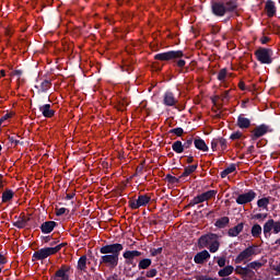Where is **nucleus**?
<instances>
[{"label": "nucleus", "mask_w": 280, "mask_h": 280, "mask_svg": "<svg viewBox=\"0 0 280 280\" xmlns=\"http://www.w3.org/2000/svg\"><path fill=\"white\" fill-rule=\"evenodd\" d=\"M14 198V190L12 189H5L3 192H2V202H10V200H12Z\"/></svg>", "instance_id": "obj_28"}, {"label": "nucleus", "mask_w": 280, "mask_h": 280, "mask_svg": "<svg viewBox=\"0 0 280 280\" xmlns=\"http://www.w3.org/2000/svg\"><path fill=\"white\" fill-rule=\"evenodd\" d=\"M158 275H159V270H156V268L149 269L145 272L147 279H154V277H156Z\"/></svg>", "instance_id": "obj_39"}, {"label": "nucleus", "mask_w": 280, "mask_h": 280, "mask_svg": "<svg viewBox=\"0 0 280 280\" xmlns=\"http://www.w3.org/2000/svg\"><path fill=\"white\" fill-rule=\"evenodd\" d=\"M188 58L189 57H187L183 50H168L154 55V60H159L160 62H171L173 67L180 69L179 73L189 72V67L185 68ZM183 69H185V71H183Z\"/></svg>", "instance_id": "obj_2"}, {"label": "nucleus", "mask_w": 280, "mask_h": 280, "mask_svg": "<svg viewBox=\"0 0 280 280\" xmlns=\"http://www.w3.org/2000/svg\"><path fill=\"white\" fill-rule=\"evenodd\" d=\"M172 150L176 154H183V152H185V149L183 147V141L176 140L175 142H173Z\"/></svg>", "instance_id": "obj_27"}, {"label": "nucleus", "mask_w": 280, "mask_h": 280, "mask_svg": "<svg viewBox=\"0 0 280 280\" xmlns=\"http://www.w3.org/2000/svg\"><path fill=\"white\" fill-rule=\"evenodd\" d=\"M261 225L259 223H256L252 226V237H261Z\"/></svg>", "instance_id": "obj_31"}, {"label": "nucleus", "mask_w": 280, "mask_h": 280, "mask_svg": "<svg viewBox=\"0 0 280 280\" xmlns=\"http://www.w3.org/2000/svg\"><path fill=\"white\" fill-rule=\"evenodd\" d=\"M185 130L182 127L173 128L168 131V135H175L176 137H183Z\"/></svg>", "instance_id": "obj_37"}, {"label": "nucleus", "mask_w": 280, "mask_h": 280, "mask_svg": "<svg viewBox=\"0 0 280 280\" xmlns=\"http://www.w3.org/2000/svg\"><path fill=\"white\" fill-rule=\"evenodd\" d=\"M215 196H218V190H208L201 194L203 202H207V200H211V198H215Z\"/></svg>", "instance_id": "obj_32"}, {"label": "nucleus", "mask_w": 280, "mask_h": 280, "mask_svg": "<svg viewBox=\"0 0 280 280\" xmlns=\"http://www.w3.org/2000/svg\"><path fill=\"white\" fill-rule=\"evenodd\" d=\"M196 205H200V203L198 202L197 197H195L194 199L190 200V202L188 203V207H196Z\"/></svg>", "instance_id": "obj_55"}, {"label": "nucleus", "mask_w": 280, "mask_h": 280, "mask_svg": "<svg viewBox=\"0 0 280 280\" xmlns=\"http://www.w3.org/2000/svg\"><path fill=\"white\" fill-rule=\"evenodd\" d=\"M272 233L275 235H278V233H280V221H273V231Z\"/></svg>", "instance_id": "obj_42"}, {"label": "nucleus", "mask_w": 280, "mask_h": 280, "mask_svg": "<svg viewBox=\"0 0 280 280\" xmlns=\"http://www.w3.org/2000/svg\"><path fill=\"white\" fill-rule=\"evenodd\" d=\"M262 266L264 264L259 260L248 262V268H252V270H259V268H261Z\"/></svg>", "instance_id": "obj_38"}, {"label": "nucleus", "mask_w": 280, "mask_h": 280, "mask_svg": "<svg viewBox=\"0 0 280 280\" xmlns=\"http://www.w3.org/2000/svg\"><path fill=\"white\" fill-rule=\"evenodd\" d=\"M182 145L184 148V152H185V150H189L194 145V138H192V136H188L186 138V140L184 141V143L182 142Z\"/></svg>", "instance_id": "obj_35"}, {"label": "nucleus", "mask_w": 280, "mask_h": 280, "mask_svg": "<svg viewBox=\"0 0 280 280\" xmlns=\"http://www.w3.org/2000/svg\"><path fill=\"white\" fill-rule=\"evenodd\" d=\"M218 145H219L218 138L212 139V141H211L212 152H215L218 150Z\"/></svg>", "instance_id": "obj_48"}, {"label": "nucleus", "mask_w": 280, "mask_h": 280, "mask_svg": "<svg viewBox=\"0 0 280 280\" xmlns=\"http://www.w3.org/2000/svg\"><path fill=\"white\" fill-rule=\"evenodd\" d=\"M210 253H218L220 250V238H217L213 243L208 245Z\"/></svg>", "instance_id": "obj_34"}, {"label": "nucleus", "mask_w": 280, "mask_h": 280, "mask_svg": "<svg viewBox=\"0 0 280 280\" xmlns=\"http://www.w3.org/2000/svg\"><path fill=\"white\" fill-rule=\"evenodd\" d=\"M12 118V114L8 113L4 116L0 118V126L3 124V121H8V119Z\"/></svg>", "instance_id": "obj_51"}, {"label": "nucleus", "mask_w": 280, "mask_h": 280, "mask_svg": "<svg viewBox=\"0 0 280 280\" xmlns=\"http://www.w3.org/2000/svg\"><path fill=\"white\" fill-rule=\"evenodd\" d=\"M234 270H235L236 275H241L242 277H244V267L236 266V268Z\"/></svg>", "instance_id": "obj_52"}, {"label": "nucleus", "mask_w": 280, "mask_h": 280, "mask_svg": "<svg viewBox=\"0 0 280 280\" xmlns=\"http://www.w3.org/2000/svg\"><path fill=\"white\" fill-rule=\"evenodd\" d=\"M141 255H143V253H141L137 249H135V250H125L122 253L125 264L127 266H132V268H137V261H135V259H137V257H141Z\"/></svg>", "instance_id": "obj_8"}, {"label": "nucleus", "mask_w": 280, "mask_h": 280, "mask_svg": "<svg viewBox=\"0 0 280 280\" xmlns=\"http://www.w3.org/2000/svg\"><path fill=\"white\" fill-rule=\"evenodd\" d=\"M163 104L164 106H176L178 104V100L173 94L172 91H166L163 95Z\"/></svg>", "instance_id": "obj_14"}, {"label": "nucleus", "mask_w": 280, "mask_h": 280, "mask_svg": "<svg viewBox=\"0 0 280 280\" xmlns=\"http://www.w3.org/2000/svg\"><path fill=\"white\" fill-rule=\"evenodd\" d=\"M194 145L196 150H200V152H209V145H207V142L200 137L194 139Z\"/></svg>", "instance_id": "obj_18"}, {"label": "nucleus", "mask_w": 280, "mask_h": 280, "mask_svg": "<svg viewBox=\"0 0 280 280\" xmlns=\"http://www.w3.org/2000/svg\"><path fill=\"white\" fill-rule=\"evenodd\" d=\"M150 200H152L150 195H139L136 200H129V207L133 210L141 209V207H148V205H150Z\"/></svg>", "instance_id": "obj_7"}, {"label": "nucleus", "mask_w": 280, "mask_h": 280, "mask_svg": "<svg viewBox=\"0 0 280 280\" xmlns=\"http://www.w3.org/2000/svg\"><path fill=\"white\" fill-rule=\"evenodd\" d=\"M217 240H220V235L215 233H207L201 235L198 241V249L202 250V248H209V246Z\"/></svg>", "instance_id": "obj_5"}, {"label": "nucleus", "mask_w": 280, "mask_h": 280, "mask_svg": "<svg viewBox=\"0 0 280 280\" xmlns=\"http://www.w3.org/2000/svg\"><path fill=\"white\" fill-rule=\"evenodd\" d=\"M106 280H121L117 273H113L112 276L107 277Z\"/></svg>", "instance_id": "obj_54"}, {"label": "nucleus", "mask_w": 280, "mask_h": 280, "mask_svg": "<svg viewBox=\"0 0 280 280\" xmlns=\"http://www.w3.org/2000/svg\"><path fill=\"white\" fill-rule=\"evenodd\" d=\"M73 198H75V192L67 194L65 200H73Z\"/></svg>", "instance_id": "obj_59"}, {"label": "nucleus", "mask_w": 280, "mask_h": 280, "mask_svg": "<svg viewBox=\"0 0 280 280\" xmlns=\"http://www.w3.org/2000/svg\"><path fill=\"white\" fill-rule=\"evenodd\" d=\"M235 270V267L229 265L226 267H223L218 271L219 277H222L223 279H226V277H231L233 275V271Z\"/></svg>", "instance_id": "obj_23"}, {"label": "nucleus", "mask_w": 280, "mask_h": 280, "mask_svg": "<svg viewBox=\"0 0 280 280\" xmlns=\"http://www.w3.org/2000/svg\"><path fill=\"white\" fill-rule=\"evenodd\" d=\"M165 180L167 183H170L171 185H176V184L180 183V179L177 178L176 176H173L172 174H167L165 176Z\"/></svg>", "instance_id": "obj_36"}, {"label": "nucleus", "mask_w": 280, "mask_h": 280, "mask_svg": "<svg viewBox=\"0 0 280 280\" xmlns=\"http://www.w3.org/2000/svg\"><path fill=\"white\" fill-rule=\"evenodd\" d=\"M265 10L267 12V16L272 19V16L277 14V7L275 5V1L268 0L265 4Z\"/></svg>", "instance_id": "obj_19"}, {"label": "nucleus", "mask_w": 280, "mask_h": 280, "mask_svg": "<svg viewBox=\"0 0 280 280\" xmlns=\"http://www.w3.org/2000/svg\"><path fill=\"white\" fill-rule=\"evenodd\" d=\"M186 163H188V164L194 163V156L192 155L186 156Z\"/></svg>", "instance_id": "obj_61"}, {"label": "nucleus", "mask_w": 280, "mask_h": 280, "mask_svg": "<svg viewBox=\"0 0 280 280\" xmlns=\"http://www.w3.org/2000/svg\"><path fill=\"white\" fill-rule=\"evenodd\" d=\"M4 264H8V258L3 254H0V266H4Z\"/></svg>", "instance_id": "obj_56"}, {"label": "nucleus", "mask_w": 280, "mask_h": 280, "mask_svg": "<svg viewBox=\"0 0 280 280\" xmlns=\"http://www.w3.org/2000/svg\"><path fill=\"white\" fill-rule=\"evenodd\" d=\"M27 222H30V218L23 215L20 220L13 222V226L16 229H25L27 226Z\"/></svg>", "instance_id": "obj_30"}, {"label": "nucleus", "mask_w": 280, "mask_h": 280, "mask_svg": "<svg viewBox=\"0 0 280 280\" xmlns=\"http://www.w3.org/2000/svg\"><path fill=\"white\" fill-rule=\"evenodd\" d=\"M253 255H257V245H250L247 248H245L243 252H241L236 258L234 259L235 264H242L248 261Z\"/></svg>", "instance_id": "obj_6"}, {"label": "nucleus", "mask_w": 280, "mask_h": 280, "mask_svg": "<svg viewBox=\"0 0 280 280\" xmlns=\"http://www.w3.org/2000/svg\"><path fill=\"white\" fill-rule=\"evenodd\" d=\"M268 132H273V129L270 127V125L261 124L250 131L249 137L252 141H257L258 139H261V137H266Z\"/></svg>", "instance_id": "obj_4"}, {"label": "nucleus", "mask_w": 280, "mask_h": 280, "mask_svg": "<svg viewBox=\"0 0 280 280\" xmlns=\"http://www.w3.org/2000/svg\"><path fill=\"white\" fill-rule=\"evenodd\" d=\"M52 247H44L33 253V261H43L51 255H56Z\"/></svg>", "instance_id": "obj_9"}, {"label": "nucleus", "mask_w": 280, "mask_h": 280, "mask_svg": "<svg viewBox=\"0 0 280 280\" xmlns=\"http://www.w3.org/2000/svg\"><path fill=\"white\" fill-rule=\"evenodd\" d=\"M217 264L220 268H224V266H226V257H220Z\"/></svg>", "instance_id": "obj_47"}, {"label": "nucleus", "mask_w": 280, "mask_h": 280, "mask_svg": "<svg viewBox=\"0 0 280 280\" xmlns=\"http://www.w3.org/2000/svg\"><path fill=\"white\" fill-rule=\"evenodd\" d=\"M121 250H124V245L121 243H113L103 245L100 248L101 258L100 265L106 266L110 270H115L116 266H119V255H121Z\"/></svg>", "instance_id": "obj_1"}, {"label": "nucleus", "mask_w": 280, "mask_h": 280, "mask_svg": "<svg viewBox=\"0 0 280 280\" xmlns=\"http://www.w3.org/2000/svg\"><path fill=\"white\" fill-rule=\"evenodd\" d=\"M51 89V80H44L38 89V93H47Z\"/></svg>", "instance_id": "obj_29"}, {"label": "nucleus", "mask_w": 280, "mask_h": 280, "mask_svg": "<svg viewBox=\"0 0 280 280\" xmlns=\"http://www.w3.org/2000/svg\"><path fill=\"white\" fill-rule=\"evenodd\" d=\"M250 270L252 268L248 267V264L246 265V267H243V277H246Z\"/></svg>", "instance_id": "obj_57"}, {"label": "nucleus", "mask_w": 280, "mask_h": 280, "mask_svg": "<svg viewBox=\"0 0 280 280\" xmlns=\"http://www.w3.org/2000/svg\"><path fill=\"white\" fill-rule=\"evenodd\" d=\"M254 220H261V218H262V220H266V218H268V213H257V214H255L254 217Z\"/></svg>", "instance_id": "obj_50"}, {"label": "nucleus", "mask_w": 280, "mask_h": 280, "mask_svg": "<svg viewBox=\"0 0 280 280\" xmlns=\"http://www.w3.org/2000/svg\"><path fill=\"white\" fill-rule=\"evenodd\" d=\"M196 170H198V163L186 166L184 168L183 174L179 176V178H185L187 176H191V174H194V172H196Z\"/></svg>", "instance_id": "obj_25"}, {"label": "nucleus", "mask_w": 280, "mask_h": 280, "mask_svg": "<svg viewBox=\"0 0 280 280\" xmlns=\"http://www.w3.org/2000/svg\"><path fill=\"white\" fill-rule=\"evenodd\" d=\"M9 141H10V143H14V145H19V144L23 145V142L14 139V137H9Z\"/></svg>", "instance_id": "obj_53"}, {"label": "nucleus", "mask_w": 280, "mask_h": 280, "mask_svg": "<svg viewBox=\"0 0 280 280\" xmlns=\"http://www.w3.org/2000/svg\"><path fill=\"white\" fill-rule=\"evenodd\" d=\"M230 139H231L232 141H237V139H242V132H240V131L233 132V133L230 136Z\"/></svg>", "instance_id": "obj_46"}, {"label": "nucleus", "mask_w": 280, "mask_h": 280, "mask_svg": "<svg viewBox=\"0 0 280 280\" xmlns=\"http://www.w3.org/2000/svg\"><path fill=\"white\" fill-rule=\"evenodd\" d=\"M230 222L231 219H229V217H222L214 222V226H217V229H226Z\"/></svg>", "instance_id": "obj_24"}, {"label": "nucleus", "mask_w": 280, "mask_h": 280, "mask_svg": "<svg viewBox=\"0 0 280 280\" xmlns=\"http://www.w3.org/2000/svg\"><path fill=\"white\" fill-rule=\"evenodd\" d=\"M225 12H237V8H240V3L237 0H224L223 1Z\"/></svg>", "instance_id": "obj_17"}, {"label": "nucleus", "mask_w": 280, "mask_h": 280, "mask_svg": "<svg viewBox=\"0 0 280 280\" xmlns=\"http://www.w3.org/2000/svg\"><path fill=\"white\" fill-rule=\"evenodd\" d=\"M65 213H69V209L67 208H59L56 210V215L60 218V215H65Z\"/></svg>", "instance_id": "obj_44"}, {"label": "nucleus", "mask_w": 280, "mask_h": 280, "mask_svg": "<svg viewBox=\"0 0 280 280\" xmlns=\"http://www.w3.org/2000/svg\"><path fill=\"white\" fill-rule=\"evenodd\" d=\"M226 73H228L226 68H223L219 71L218 77H217L219 82H224V80H226Z\"/></svg>", "instance_id": "obj_40"}, {"label": "nucleus", "mask_w": 280, "mask_h": 280, "mask_svg": "<svg viewBox=\"0 0 280 280\" xmlns=\"http://www.w3.org/2000/svg\"><path fill=\"white\" fill-rule=\"evenodd\" d=\"M57 226H58V223H56V221H45L44 223H42L39 229H40L42 233L47 235V234L51 233L54 231V229Z\"/></svg>", "instance_id": "obj_16"}, {"label": "nucleus", "mask_w": 280, "mask_h": 280, "mask_svg": "<svg viewBox=\"0 0 280 280\" xmlns=\"http://www.w3.org/2000/svg\"><path fill=\"white\" fill-rule=\"evenodd\" d=\"M245 277L253 279V277H255V271H253V269H249V272Z\"/></svg>", "instance_id": "obj_63"}, {"label": "nucleus", "mask_w": 280, "mask_h": 280, "mask_svg": "<svg viewBox=\"0 0 280 280\" xmlns=\"http://www.w3.org/2000/svg\"><path fill=\"white\" fill-rule=\"evenodd\" d=\"M242 231H244V223L243 222L238 223L234 228H231L228 231V235H229V237H237V235H240V233H242Z\"/></svg>", "instance_id": "obj_20"}, {"label": "nucleus", "mask_w": 280, "mask_h": 280, "mask_svg": "<svg viewBox=\"0 0 280 280\" xmlns=\"http://www.w3.org/2000/svg\"><path fill=\"white\" fill-rule=\"evenodd\" d=\"M273 270L277 272V275H280V265L273 266Z\"/></svg>", "instance_id": "obj_64"}, {"label": "nucleus", "mask_w": 280, "mask_h": 280, "mask_svg": "<svg viewBox=\"0 0 280 280\" xmlns=\"http://www.w3.org/2000/svg\"><path fill=\"white\" fill-rule=\"evenodd\" d=\"M275 229V219L268 220L262 228L265 237H270V232Z\"/></svg>", "instance_id": "obj_22"}, {"label": "nucleus", "mask_w": 280, "mask_h": 280, "mask_svg": "<svg viewBox=\"0 0 280 280\" xmlns=\"http://www.w3.org/2000/svg\"><path fill=\"white\" fill-rule=\"evenodd\" d=\"M211 259V254H209V250L203 249L199 253H197L194 257L195 264H198L202 266V264H206V261H209Z\"/></svg>", "instance_id": "obj_13"}, {"label": "nucleus", "mask_w": 280, "mask_h": 280, "mask_svg": "<svg viewBox=\"0 0 280 280\" xmlns=\"http://www.w3.org/2000/svg\"><path fill=\"white\" fill-rule=\"evenodd\" d=\"M255 198H257V192H255L253 189H249L247 192L238 195L236 202L238 205H248V202H253Z\"/></svg>", "instance_id": "obj_10"}, {"label": "nucleus", "mask_w": 280, "mask_h": 280, "mask_svg": "<svg viewBox=\"0 0 280 280\" xmlns=\"http://www.w3.org/2000/svg\"><path fill=\"white\" fill-rule=\"evenodd\" d=\"M260 42H261L262 45H266L267 43L270 42V37L264 36V37L260 38Z\"/></svg>", "instance_id": "obj_60"}, {"label": "nucleus", "mask_w": 280, "mask_h": 280, "mask_svg": "<svg viewBox=\"0 0 280 280\" xmlns=\"http://www.w3.org/2000/svg\"><path fill=\"white\" fill-rule=\"evenodd\" d=\"M211 12L214 16H224L226 14V9L223 1L212 2Z\"/></svg>", "instance_id": "obj_12"}, {"label": "nucleus", "mask_w": 280, "mask_h": 280, "mask_svg": "<svg viewBox=\"0 0 280 280\" xmlns=\"http://www.w3.org/2000/svg\"><path fill=\"white\" fill-rule=\"evenodd\" d=\"M229 172L226 171V168L225 170H223L222 172H221V178H226L228 176H229Z\"/></svg>", "instance_id": "obj_62"}, {"label": "nucleus", "mask_w": 280, "mask_h": 280, "mask_svg": "<svg viewBox=\"0 0 280 280\" xmlns=\"http://www.w3.org/2000/svg\"><path fill=\"white\" fill-rule=\"evenodd\" d=\"M162 253H163V247L151 249V256L152 257H156L158 255H161Z\"/></svg>", "instance_id": "obj_43"}, {"label": "nucleus", "mask_w": 280, "mask_h": 280, "mask_svg": "<svg viewBox=\"0 0 280 280\" xmlns=\"http://www.w3.org/2000/svg\"><path fill=\"white\" fill-rule=\"evenodd\" d=\"M255 56L261 65H272V56H275V52L270 48H258L255 51Z\"/></svg>", "instance_id": "obj_3"}, {"label": "nucleus", "mask_w": 280, "mask_h": 280, "mask_svg": "<svg viewBox=\"0 0 280 280\" xmlns=\"http://www.w3.org/2000/svg\"><path fill=\"white\" fill-rule=\"evenodd\" d=\"M230 174H233V172H235L237 170V165L236 164H230L226 168H225Z\"/></svg>", "instance_id": "obj_49"}, {"label": "nucleus", "mask_w": 280, "mask_h": 280, "mask_svg": "<svg viewBox=\"0 0 280 280\" xmlns=\"http://www.w3.org/2000/svg\"><path fill=\"white\" fill-rule=\"evenodd\" d=\"M237 126L244 130V129H247V128H250V119L244 117V114H241L238 117H237Z\"/></svg>", "instance_id": "obj_21"}, {"label": "nucleus", "mask_w": 280, "mask_h": 280, "mask_svg": "<svg viewBox=\"0 0 280 280\" xmlns=\"http://www.w3.org/2000/svg\"><path fill=\"white\" fill-rule=\"evenodd\" d=\"M89 264L91 262L86 255L81 256L77 262V275L89 273Z\"/></svg>", "instance_id": "obj_11"}, {"label": "nucleus", "mask_w": 280, "mask_h": 280, "mask_svg": "<svg viewBox=\"0 0 280 280\" xmlns=\"http://www.w3.org/2000/svg\"><path fill=\"white\" fill-rule=\"evenodd\" d=\"M65 246H67V243H61V244L56 245L55 247H52V250H54L55 255L57 253H60V250H62V248H65Z\"/></svg>", "instance_id": "obj_45"}, {"label": "nucleus", "mask_w": 280, "mask_h": 280, "mask_svg": "<svg viewBox=\"0 0 280 280\" xmlns=\"http://www.w3.org/2000/svg\"><path fill=\"white\" fill-rule=\"evenodd\" d=\"M39 112L46 119H51L56 115V110L51 108V104H44L38 106Z\"/></svg>", "instance_id": "obj_15"}, {"label": "nucleus", "mask_w": 280, "mask_h": 280, "mask_svg": "<svg viewBox=\"0 0 280 280\" xmlns=\"http://www.w3.org/2000/svg\"><path fill=\"white\" fill-rule=\"evenodd\" d=\"M270 205V197H264L261 199H258L257 207L259 209H268V206Z\"/></svg>", "instance_id": "obj_33"}, {"label": "nucleus", "mask_w": 280, "mask_h": 280, "mask_svg": "<svg viewBox=\"0 0 280 280\" xmlns=\"http://www.w3.org/2000/svg\"><path fill=\"white\" fill-rule=\"evenodd\" d=\"M152 266V259L143 258L138 262V270H148Z\"/></svg>", "instance_id": "obj_26"}, {"label": "nucleus", "mask_w": 280, "mask_h": 280, "mask_svg": "<svg viewBox=\"0 0 280 280\" xmlns=\"http://www.w3.org/2000/svg\"><path fill=\"white\" fill-rule=\"evenodd\" d=\"M218 139V143H219V145H220V148H221V152H224L225 150H226V148H228V145H226V139H224V138H217Z\"/></svg>", "instance_id": "obj_41"}, {"label": "nucleus", "mask_w": 280, "mask_h": 280, "mask_svg": "<svg viewBox=\"0 0 280 280\" xmlns=\"http://www.w3.org/2000/svg\"><path fill=\"white\" fill-rule=\"evenodd\" d=\"M12 75H16V78H21L23 75V70H14Z\"/></svg>", "instance_id": "obj_58"}]
</instances>
